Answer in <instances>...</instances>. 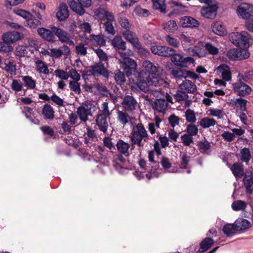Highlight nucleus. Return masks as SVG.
Segmentation results:
<instances>
[{"label":"nucleus","instance_id":"nucleus-42","mask_svg":"<svg viewBox=\"0 0 253 253\" xmlns=\"http://www.w3.org/2000/svg\"><path fill=\"white\" fill-rule=\"evenodd\" d=\"M4 64L5 65L4 69L7 72L10 73L11 74L15 73L16 65L13 64V62L6 59H5Z\"/></svg>","mask_w":253,"mask_h":253},{"label":"nucleus","instance_id":"nucleus-29","mask_svg":"<svg viewBox=\"0 0 253 253\" xmlns=\"http://www.w3.org/2000/svg\"><path fill=\"white\" fill-rule=\"evenodd\" d=\"M116 146L120 153L126 154L127 153L129 145L127 143L124 142L123 140L119 139L116 144Z\"/></svg>","mask_w":253,"mask_h":253},{"label":"nucleus","instance_id":"nucleus-34","mask_svg":"<svg viewBox=\"0 0 253 253\" xmlns=\"http://www.w3.org/2000/svg\"><path fill=\"white\" fill-rule=\"evenodd\" d=\"M177 28L176 21L174 20H169L164 24V30L170 33L175 32Z\"/></svg>","mask_w":253,"mask_h":253},{"label":"nucleus","instance_id":"nucleus-21","mask_svg":"<svg viewBox=\"0 0 253 253\" xmlns=\"http://www.w3.org/2000/svg\"><path fill=\"white\" fill-rule=\"evenodd\" d=\"M236 227L235 223H227L223 226L222 232L227 237H232L238 231Z\"/></svg>","mask_w":253,"mask_h":253},{"label":"nucleus","instance_id":"nucleus-43","mask_svg":"<svg viewBox=\"0 0 253 253\" xmlns=\"http://www.w3.org/2000/svg\"><path fill=\"white\" fill-rule=\"evenodd\" d=\"M185 117L188 122L192 124L195 123L196 121L195 113L194 110L191 109H188L185 112Z\"/></svg>","mask_w":253,"mask_h":253},{"label":"nucleus","instance_id":"nucleus-2","mask_svg":"<svg viewBox=\"0 0 253 253\" xmlns=\"http://www.w3.org/2000/svg\"><path fill=\"white\" fill-rule=\"evenodd\" d=\"M229 38L230 41L237 46L244 48H249L250 46L249 41L251 39V37L246 31H242L241 33H232L229 34Z\"/></svg>","mask_w":253,"mask_h":253},{"label":"nucleus","instance_id":"nucleus-49","mask_svg":"<svg viewBox=\"0 0 253 253\" xmlns=\"http://www.w3.org/2000/svg\"><path fill=\"white\" fill-rule=\"evenodd\" d=\"M69 87L71 90L79 94L81 92L80 84L78 81H72L69 83Z\"/></svg>","mask_w":253,"mask_h":253},{"label":"nucleus","instance_id":"nucleus-4","mask_svg":"<svg viewBox=\"0 0 253 253\" xmlns=\"http://www.w3.org/2000/svg\"><path fill=\"white\" fill-rule=\"evenodd\" d=\"M89 72L94 77L102 76L106 79H108L110 75V72L101 61H99L96 64L90 66Z\"/></svg>","mask_w":253,"mask_h":253},{"label":"nucleus","instance_id":"nucleus-28","mask_svg":"<svg viewBox=\"0 0 253 253\" xmlns=\"http://www.w3.org/2000/svg\"><path fill=\"white\" fill-rule=\"evenodd\" d=\"M212 31L216 35L224 36L227 34V31L224 26L220 23L216 22L212 26Z\"/></svg>","mask_w":253,"mask_h":253},{"label":"nucleus","instance_id":"nucleus-61","mask_svg":"<svg viewBox=\"0 0 253 253\" xmlns=\"http://www.w3.org/2000/svg\"><path fill=\"white\" fill-rule=\"evenodd\" d=\"M247 103V101L242 97L237 98L235 101V103L239 105L240 110L243 112L246 111Z\"/></svg>","mask_w":253,"mask_h":253},{"label":"nucleus","instance_id":"nucleus-23","mask_svg":"<svg viewBox=\"0 0 253 253\" xmlns=\"http://www.w3.org/2000/svg\"><path fill=\"white\" fill-rule=\"evenodd\" d=\"M243 165L241 163H234L231 169L236 178H241L245 174Z\"/></svg>","mask_w":253,"mask_h":253},{"label":"nucleus","instance_id":"nucleus-32","mask_svg":"<svg viewBox=\"0 0 253 253\" xmlns=\"http://www.w3.org/2000/svg\"><path fill=\"white\" fill-rule=\"evenodd\" d=\"M122 104L126 105L130 109H135L136 106L137 102L133 96L127 95L125 97Z\"/></svg>","mask_w":253,"mask_h":253},{"label":"nucleus","instance_id":"nucleus-47","mask_svg":"<svg viewBox=\"0 0 253 253\" xmlns=\"http://www.w3.org/2000/svg\"><path fill=\"white\" fill-rule=\"evenodd\" d=\"M118 114V120L120 123H121L122 124L125 126L128 123V119L129 118V116L126 113L119 111Z\"/></svg>","mask_w":253,"mask_h":253},{"label":"nucleus","instance_id":"nucleus-13","mask_svg":"<svg viewBox=\"0 0 253 253\" xmlns=\"http://www.w3.org/2000/svg\"><path fill=\"white\" fill-rule=\"evenodd\" d=\"M110 115H107V114L100 113L96 116V124L98 126L100 131L105 133L107 130L108 124L107 118H109Z\"/></svg>","mask_w":253,"mask_h":253},{"label":"nucleus","instance_id":"nucleus-10","mask_svg":"<svg viewBox=\"0 0 253 253\" xmlns=\"http://www.w3.org/2000/svg\"><path fill=\"white\" fill-rule=\"evenodd\" d=\"M121 67L127 77L132 75V71H134L137 67L135 60L130 57L124 58V61H121Z\"/></svg>","mask_w":253,"mask_h":253},{"label":"nucleus","instance_id":"nucleus-26","mask_svg":"<svg viewBox=\"0 0 253 253\" xmlns=\"http://www.w3.org/2000/svg\"><path fill=\"white\" fill-rule=\"evenodd\" d=\"M153 7L155 9L159 10L161 13H166V0H152Z\"/></svg>","mask_w":253,"mask_h":253},{"label":"nucleus","instance_id":"nucleus-20","mask_svg":"<svg viewBox=\"0 0 253 253\" xmlns=\"http://www.w3.org/2000/svg\"><path fill=\"white\" fill-rule=\"evenodd\" d=\"M197 146L201 153L208 155L211 154V143L206 138L204 140L198 141Z\"/></svg>","mask_w":253,"mask_h":253},{"label":"nucleus","instance_id":"nucleus-38","mask_svg":"<svg viewBox=\"0 0 253 253\" xmlns=\"http://www.w3.org/2000/svg\"><path fill=\"white\" fill-rule=\"evenodd\" d=\"M245 186L251 187L253 184V174L251 170H247L243 179Z\"/></svg>","mask_w":253,"mask_h":253},{"label":"nucleus","instance_id":"nucleus-14","mask_svg":"<svg viewBox=\"0 0 253 253\" xmlns=\"http://www.w3.org/2000/svg\"><path fill=\"white\" fill-rule=\"evenodd\" d=\"M180 23L184 28H197L200 25L199 22L191 16H183L180 19Z\"/></svg>","mask_w":253,"mask_h":253},{"label":"nucleus","instance_id":"nucleus-17","mask_svg":"<svg viewBox=\"0 0 253 253\" xmlns=\"http://www.w3.org/2000/svg\"><path fill=\"white\" fill-rule=\"evenodd\" d=\"M179 87L186 93H194L197 90L196 85L191 81L185 80L179 85Z\"/></svg>","mask_w":253,"mask_h":253},{"label":"nucleus","instance_id":"nucleus-40","mask_svg":"<svg viewBox=\"0 0 253 253\" xmlns=\"http://www.w3.org/2000/svg\"><path fill=\"white\" fill-rule=\"evenodd\" d=\"M246 207V203L241 200L236 201L232 204V208L235 211L244 210Z\"/></svg>","mask_w":253,"mask_h":253},{"label":"nucleus","instance_id":"nucleus-25","mask_svg":"<svg viewBox=\"0 0 253 253\" xmlns=\"http://www.w3.org/2000/svg\"><path fill=\"white\" fill-rule=\"evenodd\" d=\"M111 44L115 49L119 50H125L126 48V42L120 37H115L112 41Z\"/></svg>","mask_w":253,"mask_h":253},{"label":"nucleus","instance_id":"nucleus-15","mask_svg":"<svg viewBox=\"0 0 253 253\" xmlns=\"http://www.w3.org/2000/svg\"><path fill=\"white\" fill-rule=\"evenodd\" d=\"M214 244L212 237H207L202 240L199 244V249L197 253H204L209 250Z\"/></svg>","mask_w":253,"mask_h":253},{"label":"nucleus","instance_id":"nucleus-64","mask_svg":"<svg viewBox=\"0 0 253 253\" xmlns=\"http://www.w3.org/2000/svg\"><path fill=\"white\" fill-rule=\"evenodd\" d=\"M222 137L227 142H231L235 140L236 138L235 135L229 131H224L221 134Z\"/></svg>","mask_w":253,"mask_h":253},{"label":"nucleus","instance_id":"nucleus-27","mask_svg":"<svg viewBox=\"0 0 253 253\" xmlns=\"http://www.w3.org/2000/svg\"><path fill=\"white\" fill-rule=\"evenodd\" d=\"M123 35L127 41L133 45L139 41L138 39L135 37V35L129 29L125 31L123 33Z\"/></svg>","mask_w":253,"mask_h":253},{"label":"nucleus","instance_id":"nucleus-6","mask_svg":"<svg viewBox=\"0 0 253 253\" xmlns=\"http://www.w3.org/2000/svg\"><path fill=\"white\" fill-rule=\"evenodd\" d=\"M238 14L243 18L249 20L253 17V5L248 3H243L237 8Z\"/></svg>","mask_w":253,"mask_h":253},{"label":"nucleus","instance_id":"nucleus-8","mask_svg":"<svg viewBox=\"0 0 253 253\" xmlns=\"http://www.w3.org/2000/svg\"><path fill=\"white\" fill-rule=\"evenodd\" d=\"M23 34L17 31H9L4 33L2 39L5 43H13L16 42L23 39Z\"/></svg>","mask_w":253,"mask_h":253},{"label":"nucleus","instance_id":"nucleus-37","mask_svg":"<svg viewBox=\"0 0 253 253\" xmlns=\"http://www.w3.org/2000/svg\"><path fill=\"white\" fill-rule=\"evenodd\" d=\"M41 21L36 19L34 16L30 18L27 21H25V25L29 27L31 29H36L41 25Z\"/></svg>","mask_w":253,"mask_h":253},{"label":"nucleus","instance_id":"nucleus-22","mask_svg":"<svg viewBox=\"0 0 253 253\" xmlns=\"http://www.w3.org/2000/svg\"><path fill=\"white\" fill-rule=\"evenodd\" d=\"M42 113L44 118L47 120H52L54 118V111L50 105L45 104L43 106Z\"/></svg>","mask_w":253,"mask_h":253},{"label":"nucleus","instance_id":"nucleus-24","mask_svg":"<svg viewBox=\"0 0 253 253\" xmlns=\"http://www.w3.org/2000/svg\"><path fill=\"white\" fill-rule=\"evenodd\" d=\"M77 113L80 119L84 122L87 121L88 116L92 115L91 112L86 110L83 106H79L78 108Z\"/></svg>","mask_w":253,"mask_h":253},{"label":"nucleus","instance_id":"nucleus-39","mask_svg":"<svg viewBox=\"0 0 253 253\" xmlns=\"http://www.w3.org/2000/svg\"><path fill=\"white\" fill-rule=\"evenodd\" d=\"M143 66L145 68L146 72L149 74L150 73L154 74L157 72V69L156 67L149 61H144L143 62Z\"/></svg>","mask_w":253,"mask_h":253},{"label":"nucleus","instance_id":"nucleus-56","mask_svg":"<svg viewBox=\"0 0 253 253\" xmlns=\"http://www.w3.org/2000/svg\"><path fill=\"white\" fill-rule=\"evenodd\" d=\"M104 27L105 28V32H106L108 34L113 36L116 34V31L112 24V22H105L104 23Z\"/></svg>","mask_w":253,"mask_h":253},{"label":"nucleus","instance_id":"nucleus-51","mask_svg":"<svg viewBox=\"0 0 253 253\" xmlns=\"http://www.w3.org/2000/svg\"><path fill=\"white\" fill-rule=\"evenodd\" d=\"M242 47L239 48L238 56H239V60L246 59L248 58L250 56V53L247 49L248 48Z\"/></svg>","mask_w":253,"mask_h":253},{"label":"nucleus","instance_id":"nucleus-52","mask_svg":"<svg viewBox=\"0 0 253 253\" xmlns=\"http://www.w3.org/2000/svg\"><path fill=\"white\" fill-rule=\"evenodd\" d=\"M77 9L80 11V7L84 9V7L88 8L91 5V0H77Z\"/></svg>","mask_w":253,"mask_h":253},{"label":"nucleus","instance_id":"nucleus-60","mask_svg":"<svg viewBox=\"0 0 253 253\" xmlns=\"http://www.w3.org/2000/svg\"><path fill=\"white\" fill-rule=\"evenodd\" d=\"M94 51L100 59V61H108V57L106 53L102 49L98 48L96 49H95Z\"/></svg>","mask_w":253,"mask_h":253},{"label":"nucleus","instance_id":"nucleus-55","mask_svg":"<svg viewBox=\"0 0 253 253\" xmlns=\"http://www.w3.org/2000/svg\"><path fill=\"white\" fill-rule=\"evenodd\" d=\"M55 76L61 80H67L69 77V72L61 70L56 69L55 71Z\"/></svg>","mask_w":253,"mask_h":253},{"label":"nucleus","instance_id":"nucleus-45","mask_svg":"<svg viewBox=\"0 0 253 253\" xmlns=\"http://www.w3.org/2000/svg\"><path fill=\"white\" fill-rule=\"evenodd\" d=\"M22 80L26 86H27L31 89H34L36 86V81L34 80L31 77L29 76H24Z\"/></svg>","mask_w":253,"mask_h":253},{"label":"nucleus","instance_id":"nucleus-30","mask_svg":"<svg viewBox=\"0 0 253 253\" xmlns=\"http://www.w3.org/2000/svg\"><path fill=\"white\" fill-rule=\"evenodd\" d=\"M36 66L37 71L40 73H43L44 74H48L49 70L45 63L42 60H38L36 62Z\"/></svg>","mask_w":253,"mask_h":253},{"label":"nucleus","instance_id":"nucleus-50","mask_svg":"<svg viewBox=\"0 0 253 253\" xmlns=\"http://www.w3.org/2000/svg\"><path fill=\"white\" fill-rule=\"evenodd\" d=\"M158 167L156 166H152L151 168L148 171V173L145 176L148 180H150L153 177H158L159 173L157 172Z\"/></svg>","mask_w":253,"mask_h":253},{"label":"nucleus","instance_id":"nucleus-36","mask_svg":"<svg viewBox=\"0 0 253 253\" xmlns=\"http://www.w3.org/2000/svg\"><path fill=\"white\" fill-rule=\"evenodd\" d=\"M238 231L248 229L250 227V222L246 219L242 218L240 221L235 222Z\"/></svg>","mask_w":253,"mask_h":253},{"label":"nucleus","instance_id":"nucleus-7","mask_svg":"<svg viewBox=\"0 0 253 253\" xmlns=\"http://www.w3.org/2000/svg\"><path fill=\"white\" fill-rule=\"evenodd\" d=\"M233 89L237 92L240 96H245L250 94L252 88L250 86L242 81H238L233 84Z\"/></svg>","mask_w":253,"mask_h":253},{"label":"nucleus","instance_id":"nucleus-9","mask_svg":"<svg viewBox=\"0 0 253 253\" xmlns=\"http://www.w3.org/2000/svg\"><path fill=\"white\" fill-rule=\"evenodd\" d=\"M218 6L213 2L207 6H203L201 10V15L206 18L213 19L216 14Z\"/></svg>","mask_w":253,"mask_h":253},{"label":"nucleus","instance_id":"nucleus-46","mask_svg":"<svg viewBox=\"0 0 253 253\" xmlns=\"http://www.w3.org/2000/svg\"><path fill=\"white\" fill-rule=\"evenodd\" d=\"M14 13L23 18L26 19V21H27L30 18L33 17V15L29 12L26 10L22 9H18L14 11Z\"/></svg>","mask_w":253,"mask_h":253},{"label":"nucleus","instance_id":"nucleus-3","mask_svg":"<svg viewBox=\"0 0 253 253\" xmlns=\"http://www.w3.org/2000/svg\"><path fill=\"white\" fill-rule=\"evenodd\" d=\"M170 57L171 62L174 65L181 68L186 67L188 64L195 62L194 58L190 56L184 57L182 54L176 53L175 49Z\"/></svg>","mask_w":253,"mask_h":253},{"label":"nucleus","instance_id":"nucleus-35","mask_svg":"<svg viewBox=\"0 0 253 253\" xmlns=\"http://www.w3.org/2000/svg\"><path fill=\"white\" fill-rule=\"evenodd\" d=\"M180 158V163L179 165L180 168L186 169L188 168V165L190 162V157L186 153H183L180 154L179 156Z\"/></svg>","mask_w":253,"mask_h":253},{"label":"nucleus","instance_id":"nucleus-19","mask_svg":"<svg viewBox=\"0 0 253 253\" xmlns=\"http://www.w3.org/2000/svg\"><path fill=\"white\" fill-rule=\"evenodd\" d=\"M51 29L53 30L54 36H56L61 43L65 42L67 38L69 36V34L67 31L55 26H52Z\"/></svg>","mask_w":253,"mask_h":253},{"label":"nucleus","instance_id":"nucleus-44","mask_svg":"<svg viewBox=\"0 0 253 253\" xmlns=\"http://www.w3.org/2000/svg\"><path fill=\"white\" fill-rule=\"evenodd\" d=\"M239 48L230 49L227 51V56L229 59L232 61L239 60L238 56Z\"/></svg>","mask_w":253,"mask_h":253},{"label":"nucleus","instance_id":"nucleus-58","mask_svg":"<svg viewBox=\"0 0 253 253\" xmlns=\"http://www.w3.org/2000/svg\"><path fill=\"white\" fill-rule=\"evenodd\" d=\"M114 78L116 83L119 84L124 83L126 81L124 73L122 72L119 70H117L115 73Z\"/></svg>","mask_w":253,"mask_h":253},{"label":"nucleus","instance_id":"nucleus-18","mask_svg":"<svg viewBox=\"0 0 253 253\" xmlns=\"http://www.w3.org/2000/svg\"><path fill=\"white\" fill-rule=\"evenodd\" d=\"M51 29L53 30L54 36H56L61 43L65 42L67 38L69 36V34L67 31L55 26H52Z\"/></svg>","mask_w":253,"mask_h":253},{"label":"nucleus","instance_id":"nucleus-57","mask_svg":"<svg viewBox=\"0 0 253 253\" xmlns=\"http://www.w3.org/2000/svg\"><path fill=\"white\" fill-rule=\"evenodd\" d=\"M15 52L16 55L20 57L25 56L28 53L26 50V47L19 45L16 47Z\"/></svg>","mask_w":253,"mask_h":253},{"label":"nucleus","instance_id":"nucleus-1","mask_svg":"<svg viewBox=\"0 0 253 253\" xmlns=\"http://www.w3.org/2000/svg\"><path fill=\"white\" fill-rule=\"evenodd\" d=\"M134 76L135 79L132 80L131 86V89L133 91L141 90L146 92L149 90L148 84L157 86V83H154L149 74L145 71L136 72L134 73Z\"/></svg>","mask_w":253,"mask_h":253},{"label":"nucleus","instance_id":"nucleus-16","mask_svg":"<svg viewBox=\"0 0 253 253\" xmlns=\"http://www.w3.org/2000/svg\"><path fill=\"white\" fill-rule=\"evenodd\" d=\"M69 16L68 8L65 3H62L58 7V10L56 13V17L60 21L66 20Z\"/></svg>","mask_w":253,"mask_h":253},{"label":"nucleus","instance_id":"nucleus-53","mask_svg":"<svg viewBox=\"0 0 253 253\" xmlns=\"http://www.w3.org/2000/svg\"><path fill=\"white\" fill-rule=\"evenodd\" d=\"M186 131L187 133V134L193 136L198 134V129L195 125L191 124L187 125Z\"/></svg>","mask_w":253,"mask_h":253},{"label":"nucleus","instance_id":"nucleus-48","mask_svg":"<svg viewBox=\"0 0 253 253\" xmlns=\"http://www.w3.org/2000/svg\"><path fill=\"white\" fill-rule=\"evenodd\" d=\"M180 138L183 145L185 146H189L193 142L192 136L187 133L182 135Z\"/></svg>","mask_w":253,"mask_h":253},{"label":"nucleus","instance_id":"nucleus-33","mask_svg":"<svg viewBox=\"0 0 253 253\" xmlns=\"http://www.w3.org/2000/svg\"><path fill=\"white\" fill-rule=\"evenodd\" d=\"M67 2L70 8L78 15L82 16L85 13V11L84 9H82L80 7V11L77 9L78 6L77 2L74 0H68Z\"/></svg>","mask_w":253,"mask_h":253},{"label":"nucleus","instance_id":"nucleus-54","mask_svg":"<svg viewBox=\"0 0 253 253\" xmlns=\"http://www.w3.org/2000/svg\"><path fill=\"white\" fill-rule=\"evenodd\" d=\"M188 95L183 90L177 91V92L174 95V97L176 101L180 102L188 98Z\"/></svg>","mask_w":253,"mask_h":253},{"label":"nucleus","instance_id":"nucleus-11","mask_svg":"<svg viewBox=\"0 0 253 253\" xmlns=\"http://www.w3.org/2000/svg\"><path fill=\"white\" fill-rule=\"evenodd\" d=\"M37 32L40 37L44 40L51 43H55L56 41L53 30L46 29L44 27L38 28Z\"/></svg>","mask_w":253,"mask_h":253},{"label":"nucleus","instance_id":"nucleus-62","mask_svg":"<svg viewBox=\"0 0 253 253\" xmlns=\"http://www.w3.org/2000/svg\"><path fill=\"white\" fill-rule=\"evenodd\" d=\"M205 48L211 54L217 55L218 53V49L211 43L208 42L206 43Z\"/></svg>","mask_w":253,"mask_h":253},{"label":"nucleus","instance_id":"nucleus-31","mask_svg":"<svg viewBox=\"0 0 253 253\" xmlns=\"http://www.w3.org/2000/svg\"><path fill=\"white\" fill-rule=\"evenodd\" d=\"M216 123V121L214 119L205 117L201 120L200 125L203 128H207L214 126Z\"/></svg>","mask_w":253,"mask_h":253},{"label":"nucleus","instance_id":"nucleus-5","mask_svg":"<svg viewBox=\"0 0 253 253\" xmlns=\"http://www.w3.org/2000/svg\"><path fill=\"white\" fill-rule=\"evenodd\" d=\"M151 50L155 55L163 57H170L174 51V49L167 46L154 45L151 46Z\"/></svg>","mask_w":253,"mask_h":253},{"label":"nucleus","instance_id":"nucleus-63","mask_svg":"<svg viewBox=\"0 0 253 253\" xmlns=\"http://www.w3.org/2000/svg\"><path fill=\"white\" fill-rule=\"evenodd\" d=\"M168 120L171 126L174 128L176 125H179L180 119L174 114H172L169 117Z\"/></svg>","mask_w":253,"mask_h":253},{"label":"nucleus","instance_id":"nucleus-41","mask_svg":"<svg viewBox=\"0 0 253 253\" xmlns=\"http://www.w3.org/2000/svg\"><path fill=\"white\" fill-rule=\"evenodd\" d=\"M251 159V154L250 149L244 148L241 150V160L244 162L248 163Z\"/></svg>","mask_w":253,"mask_h":253},{"label":"nucleus","instance_id":"nucleus-12","mask_svg":"<svg viewBox=\"0 0 253 253\" xmlns=\"http://www.w3.org/2000/svg\"><path fill=\"white\" fill-rule=\"evenodd\" d=\"M136 130L132 131L131 133V141L132 142L135 141L142 140L143 138L148 136L147 131L141 123H139L136 125Z\"/></svg>","mask_w":253,"mask_h":253},{"label":"nucleus","instance_id":"nucleus-59","mask_svg":"<svg viewBox=\"0 0 253 253\" xmlns=\"http://www.w3.org/2000/svg\"><path fill=\"white\" fill-rule=\"evenodd\" d=\"M133 46L138 49V52L140 55L146 56L149 54V51L142 46L139 41Z\"/></svg>","mask_w":253,"mask_h":253}]
</instances>
